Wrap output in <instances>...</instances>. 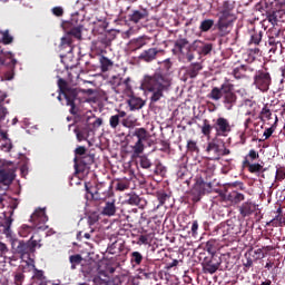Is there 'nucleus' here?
<instances>
[{
	"mask_svg": "<svg viewBox=\"0 0 285 285\" xmlns=\"http://www.w3.org/2000/svg\"><path fill=\"white\" fill-rule=\"evenodd\" d=\"M165 70L156 71L151 76H145L141 81V88L145 92H151L149 98L150 104H157L163 97L164 92H168L170 90V86H173V73L168 70L173 68V62L170 59H166L164 61Z\"/></svg>",
	"mask_w": 285,
	"mask_h": 285,
	"instance_id": "1",
	"label": "nucleus"
},
{
	"mask_svg": "<svg viewBox=\"0 0 285 285\" xmlns=\"http://www.w3.org/2000/svg\"><path fill=\"white\" fill-rule=\"evenodd\" d=\"M58 88L60 95H63L66 99V106H69L70 115H78L83 112V104H88V97H86V91L79 88H72L68 82L60 78L58 79Z\"/></svg>",
	"mask_w": 285,
	"mask_h": 285,
	"instance_id": "2",
	"label": "nucleus"
},
{
	"mask_svg": "<svg viewBox=\"0 0 285 285\" xmlns=\"http://www.w3.org/2000/svg\"><path fill=\"white\" fill-rule=\"evenodd\" d=\"M207 98L212 99L213 101H219L222 99L225 110H232L235 108V106H237L235 85L230 82H225L220 85V87H214L207 95Z\"/></svg>",
	"mask_w": 285,
	"mask_h": 285,
	"instance_id": "3",
	"label": "nucleus"
},
{
	"mask_svg": "<svg viewBox=\"0 0 285 285\" xmlns=\"http://www.w3.org/2000/svg\"><path fill=\"white\" fill-rule=\"evenodd\" d=\"M7 237H9L11 253H13V255H19L21 259L30 257V255H35V253H37V248H41V246H43L41 244V238L35 239V235H32L29 240L12 237L10 234Z\"/></svg>",
	"mask_w": 285,
	"mask_h": 285,
	"instance_id": "4",
	"label": "nucleus"
},
{
	"mask_svg": "<svg viewBox=\"0 0 285 285\" xmlns=\"http://www.w3.org/2000/svg\"><path fill=\"white\" fill-rule=\"evenodd\" d=\"M62 28L66 30L67 35L66 37L61 38V46L70 48L69 51L72 52V37L73 39H77L78 41H81L82 39V30L83 26L78 24V21L75 19V16H72L70 21H63Z\"/></svg>",
	"mask_w": 285,
	"mask_h": 285,
	"instance_id": "5",
	"label": "nucleus"
},
{
	"mask_svg": "<svg viewBox=\"0 0 285 285\" xmlns=\"http://www.w3.org/2000/svg\"><path fill=\"white\" fill-rule=\"evenodd\" d=\"M14 179H17V167L14 163L0 158V190L2 186H4V190H8Z\"/></svg>",
	"mask_w": 285,
	"mask_h": 285,
	"instance_id": "6",
	"label": "nucleus"
},
{
	"mask_svg": "<svg viewBox=\"0 0 285 285\" xmlns=\"http://www.w3.org/2000/svg\"><path fill=\"white\" fill-rule=\"evenodd\" d=\"M8 200V212H4V222L1 223L0 222V226H2L4 228V235L8 237L10 235V227L12 226V222H14V219H12V215H14V210H17V208H19V199L17 198H12L8 195H2L0 196V204H3V202Z\"/></svg>",
	"mask_w": 285,
	"mask_h": 285,
	"instance_id": "7",
	"label": "nucleus"
},
{
	"mask_svg": "<svg viewBox=\"0 0 285 285\" xmlns=\"http://www.w3.org/2000/svg\"><path fill=\"white\" fill-rule=\"evenodd\" d=\"M272 83L273 77H271L268 69H261L255 72L253 86H255L257 90H261V92H268Z\"/></svg>",
	"mask_w": 285,
	"mask_h": 285,
	"instance_id": "8",
	"label": "nucleus"
},
{
	"mask_svg": "<svg viewBox=\"0 0 285 285\" xmlns=\"http://www.w3.org/2000/svg\"><path fill=\"white\" fill-rule=\"evenodd\" d=\"M22 268L23 273H30L31 271L33 273L30 285H48V281L43 275V271L37 269L35 261H31V263L28 261H23Z\"/></svg>",
	"mask_w": 285,
	"mask_h": 285,
	"instance_id": "9",
	"label": "nucleus"
},
{
	"mask_svg": "<svg viewBox=\"0 0 285 285\" xmlns=\"http://www.w3.org/2000/svg\"><path fill=\"white\" fill-rule=\"evenodd\" d=\"M213 128L215 130V137H228L229 132H233V126L228 118L218 117L213 120Z\"/></svg>",
	"mask_w": 285,
	"mask_h": 285,
	"instance_id": "10",
	"label": "nucleus"
},
{
	"mask_svg": "<svg viewBox=\"0 0 285 285\" xmlns=\"http://www.w3.org/2000/svg\"><path fill=\"white\" fill-rule=\"evenodd\" d=\"M202 266L204 273L214 275V273H217V271L222 268V258L217 254H212L210 256L204 258Z\"/></svg>",
	"mask_w": 285,
	"mask_h": 285,
	"instance_id": "11",
	"label": "nucleus"
},
{
	"mask_svg": "<svg viewBox=\"0 0 285 285\" xmlns=\"http://www.w3.org/2000/svg\"><path fill=\"white\" fill-rule=\"evenodd\" d=\"M86 193L90 195L91 199H95V202H105V199H108L110 197V188L106 187L104 184H98L95 187V190H91L90 187H88V184H85Z\"/></svg>",
	"mask_w": 285,
	"mask_h": 285,
	"instance_id": "12",
	"label": "nucleus"
},
{
	"mask_svg": "<svg viewBox=\"0 0 285 285\" xmlns=\"http://www.w3.org/2000/svg\"><path fill=\"white\" fill-rule=\"evenodd\" d=\"M191 193L196 196L194 202H199L203 195L213 193V183H208L206 180H202V178L196 177V183L194 184Z\"/></svg>",
	"mask_w": 285,
	"mask_h": 285,
	"instance_id": "13",
	"label": "nucleus"
},
{
	"mask_svg": "<svg viewBox=\"0 0 285 285\" xmlns=\"http://www.w3.org/2000/svg\"><path fill=\"white\" fill-rule=\"evenodd\" d=\"M95 164V155L87 154L86 156H82L81 158H78V160L73 161V168L76 170V174L79 175L81 173H86V170H90V166Z\"/></svg>",
	"mask_w": 285,
	"mask_h": 285,
	"instance_id": "14",
	"label": "nucleus"
},
{
	"mask_svg": "<svg viewBox=\"0 0 285 285\" xmlns=\"http://www.w3.org/2000/svg\"><path fill=\"white\" fill-rule=\"evenodd\" d=\"M148 17H150V11L144 7H139V9H132L128 14V21L130 23H141V21H148Z\"/></svg>",
	"mask_w": 285,
	"mask_h": 285,
	"instance_id": "15",
	"label": "nucleus"
},
{
	"mask_svg": "<svg viewBox=\"0 0 285 285\" xmlns=\"http://www.w3.org/2000/svg\"><path fill=\"white\" fill-rule=\"evenodd\" d=\"M31 224H33V228H42L43 224L48 222V215H46L45 208H38L30 217Z\"/></svg>",
	"mask_w": 285,
	"mask_h": 285,
	"instance_id": "16",
	"label": "nucleus"
},
{
	"mask_svg": "<svg viewBox=\"0 0 285 285\" xmlns=\"http://www.w3.org/2000/svg\"><path fill=\"white\" fill-rule=\"evenodd\" d=\"M222 141L224 140L215 136V138L208 142L206 153H208V155H213V159H219V155L222 154Z\"/></svg>",
	"mask_w": 285,
	"mask_h": 285,
	"instance_id": "17",
	"label": "nucleus"
},
{
	"mask_svg": "<svg viewBox=\"0 0 285 285\" xmlns=\"http://www.w3.org/2000/svg\"><path fill=\"white\" fill-rule=\"evenodd\" d=\"M282 35H284V29H282V27L276 26L269 28L267 31L268 43L271 46H277V43H282V40H279Z\"/></svg>",
	"mask_w": 285,
	"mask_h": 285,
	"instance_id": "18",
	"label": "nucleus"
},
{
	"mask_svg": "<svg viewBox=\"0 0 285 285\" xmlns=\"http://www.w3.org/2000/svg\"><path fill=\"white\" fill-rule=\"evenodd\" d=\"M215 170L216 167L215 165H209L207 167H204L199 174L196 176V178L202 179L203 181H207L209 184H213V181L215 180Z\"/></svg>",
	"mask_w": 285,
	"mask_h": 285,
	"instance_id": "19",
	"label": "nucleus"
},
{
	"mask_svg": "<svg viewBox=\"0 0 285 285\" xmlns=\"http://www.w3.org/2000/svg\"><path fill=\"white\" fill-rule=\"evenodd\" d=\"M0 68L1 66H7V68H10V70H14V67L17 66L14 55H12L10 51L4 52L3 50L0 51Z\"/></svg>",
	"mask_w": 285,
	"mask_h": 285,
	"instance_id": "20",
	"label": "nucleus"
},
{
	"mask_svg": "<svg viewBox=\"0 0 285 285\" xmlns=\"http://www.w3.org/2000/svg\"><path fill=\"white\" fill-rule=\"evenodd\" d=\"M140 273L146 277V279H150L153 275L157 274V264H155V261L153 259H147L144 264L142 267L140 268Z\"/></svg>",
	"mask_w": 285,
	"mask_h": 285,
	"instance_id": "21",
	"label": "nucleus"
},
{
	"mask_svg": "<svg viewBox=\"0 0 285 285\" xmlns=\"http://www.w3.org/2000/svg\"><path fill=\"white\" fill-rule=\"evenodd\" d=\"M159 52H164V50H159L157 48H149V49L144 50L139 55L138 59L140 61H145L146 63H150L151 61H155V59H157V55Z\"/></svg>",
	"mask_w": 285,
	"mask_h": 285,
	"instance_id": "22",
	"label": "nucleus"
},
{
	"mask_svg": "<svg viewBox=\"0 0 285 285\" xmlns=\"http://www.w3.org/2000/svg\"><path fill=\"white\" fill-rule=\"evenodd\" d=\"M6 104H10L8 91L0 90V122L6 121V117L8 116V108L3 107Z\"/></svg>",
	"mask_w": 285,
	"mask_h": 285,
	"instance_id": "23",
	"label": "nucleus"
},
{
	"mask_svg": "<svg viewBox=\"0 0 285 285\" xmlns=\"http://www.w3.org/2000/svg\"><path fill=\"white\" fill-rule=\"evenodd\" d=\"M132 79L130 77L122 79L120 82V86L118 87V91H116V95H127V97H130L132 95Z\"/></svg>",
	"mask_w": 285,
	"mask_h": 285,
	"instance_id": "24",
	"label": "nucleus"
},
{
	"mask_svg": "<svg viewBox=\"0 0 285 285\" xmlns=\"http://www.w3.org/2000/svg\"><path fill=\"white\" fill-rule=\"evenodd\" d=\"M193 47L199 52V55L206 56L213 52V43H205L202 40H195Z\"/></svg>",
	"mask_w": 285,
	"mask_h": 285,
	"instance_id": "25",
	"label": "nucleus"
},
{
	"mask_svg": "<svg viewBox=\"0 0 285 285\" xmlns=\"http://www.w3.org/2000/svg\"><path fill=\"white\" fill-rule=\"evenodd\" d=\"M238 210L242 217H250L253 213L257 210V206L253 203H243L242 206L238 207Z\"/></svg>",
	"mask_w": 285,
	"mask_h": 285,
	"instance_id": "26",
	"label": "nucleus"
},
{
	"mask_svg": "<svg viewBox=\"0 0 285 285\" xmlns=\"http://www.w3.org/2000/svg\"><path fill=\"white\" fill-rule=\"evenodd\" d=\"M127 104L130 108V110H141L144 108L145 102L141 98L135 97L130 95L129 99L127 100Z\"/></svg>",
	"mask_w": 285,
	"mask_h": 285,
	"instance_id": "27",
	"label": "nucleus"
},
{
	"mask_svg": "<svg viewBox=\"0 0 285 285\" xmlns=\"http://www.w3.org/2000/svg\"><path fill=\"white\" fill-rule=\"evenodd\" d=\"M188 39L186 38H178L174 43V52H179L184 55V50H188Z\"/></svg>",
	"mask_w": 285,
	"mask_h": 285,
	"instance_id": "28",
	"label": "nucleus"
},
{
	"mask_svg": "<svg viewBox=\"0 0 285 285\" xmlns=\"http://www.w3.org/2000/svg\"><path fill=\"white\" fill-rule=\"evenodd\" d=\"M233 266V256L230 254H223L220 256V271H230Z\"/></svg>",
	"mask_w": 285,
	"mask_h": 285,
	"instance_id": "29",
	"label": "nucleus"
},
{
	"mask_svg": "<svg viewBox=\"0 0 285 285\" xmlns=\"http://www.w3.org/2000/svg\"><path fill=\"white\" fill-rule=\"evenodd\" d=\"M176 175L178 179L185 183L190 179V171H188V167L184 164L178 165Z\"/></svg>",
	"mask_w": 285,
	"mask_h": 285,
	"instance_id": "30",
	"label": "nucleus"
},
{
	"mask_svg": "<svg viewBox=\"0 0 285 285\" xmlns=\"http://www.w3.org/2000/svg\"><path fill=\"white\" fill-rule=\"evenodd\" d=\"M213 130H215V127L210 125V120L204 119L203 125L200 126V132L204 137L207 139H210V135H213Z\"/></svg>",
	"mask_w": 285,
	"mask_h": 285,
	"instance_id": "31",
	"label": "nucleus"
},
{
	"mask_svg": "<svg viewBox=\"0 0 285 285\" xmlns=\"http://www.w3.org/2000/svg\"><path fill=\"white\" fill-rule=\"evenodd\" d=\"M109 279L108 273L100 271L98 275L94 276L92 283L95 285H108Z\"/></svg>",
	"mask_w": 285,
	"mask_h": 285,
	"instance_id": "32",
	"label": "nucleus"
},
{
	"mask_svg": "<svg viewBox=\"0 0 285 285\" xmlns=\"http://www.w3.org/2000/svg\"><path fill=\"white\" fill-rule=\"evenodd\" d=\"M257 159H259V153H257V150L255 149H250L248 154L244 157L243 166H249L250 164H253V161H257Z\"/></svg>",
	"mask_w": 285,
	"mask_h": 285,
	"instance_id": "33",
	"label": "nucleus"
},
{
	"mask_svg": "<svg viewBox=\"0 0 285 285\" xmlns=\"http://www.w3.org/2000/svg\"><path fill=\"white\" fill-rule=\"evenodd\" d=\"M101 213L106 217H114L115 213H117V206L115 205V200L106 202Z\"/></svg>",
	"mask_w": 285,
	"mask_h": 285,
	"instance_id": "34",
	"label": "nucleus"
},
{
	"mask_svg": "<svg viewBox=\"0 0 285 285\" xmlns=\"http://www.w3.org/2000/svg\"><path fill=\"white\" fill-rule=\"evenodd\" d=\"M202 63L199 62H195L191 63L188 68H187V75L190 79H195V77H197V75H199V71H202Z\"/></svg>",
	"mask_w": 285,
	"mask_h": 285,
	"instance_id": "35",
	"label": "nucleus"
},
{
	"mask_svg": "<svg viewBox=\"0 0 285 285\" xmlns=\"http://www.w3.org/2000/svg\"><path fill=\"white\" fill-rule=\"evenodd\" d=\"M14 42V37L10 35V30H0V43H3V46H10V43Z\"/></svg>",
	"mask_w": 285,
	"mask_h": 285,
	"instance_id": "36",
	"label": "nucleus"
},
{
	"mask_svg": "<svg viewBox=\"0 0 285 285\" xmlns=\"http://www.w3.org/2000/svg\"><path fill=\"white\" fill-rule=\"evenodd\" d=\"M279 121V118L277 116H275V121L274 124L265 129L264 134H263V139H259V141H266V139H271V137H273V132H275V130H277V122Z\"/></svg>",
	"mask_w": 285,
	"mask_h": 285,
	"instance_id": "37",
	"label": "nucleus"
},
{
	"mask_svg": "<svg viewBox=\"0 0 285 285\" xmlns=\"http://www.w3.org/2000/svg\"><path fill=\"white\" fill-rule=\"evenodd\" d=\"M267 226H274L275 228H284L285 226V216L284 215H276L272 220H269Z\"/></svg>",
	"mask_w": 285,
	"mask_h": 285,
	"instance_id": "38",
	"label": "nucleus"
},
{
	"mask_svg": "<svg viewBox=\"0 0 285 285\" xmlns=\"http://www.w3.org/2000/svg\"><path fill=\"white\" fill-rule=\"evenodd\" d=\"M129 206H144V204H141L144 200L141 197H139V195L137 194H129L127 196V200H126Z\"/></svg>",
	"mask_w": 285,
	"mask_h": 285,
	"instance_id": "39",
	"label": "nucleus"
},
{
	"mask_svg": "<svg viewBox=\"0 0 285 285\" xmlns=\"http://www.w3.org/2000/svg\"><path fill=\"white\" fill-rule=\"evenodd\" d=\"M232 230L233 228L230 227V225L222 223L219 226H217L216 234L220 235V237H226L227 235H230Z\"/></svg>",
	"mask_w": 285,
	"mask_h": 285,
	"instance_id": "40",
	"label": "nucleus"
},
{
	"mask_svg": "<svg viewBox=\"0 0 285 285\" xmlns=\"http://www.w3.org/2000/svg\"><path fill=\"white\" fill-rule=\"evenodd\" d=\"M235 10V1L233 0H225L219 8V12H227L229 14H233V11Z\"/></svg>",
	"mask_w": 285,
	"mask_h": 285,
	"instance_id": "41",
	"label": "nucleus"
},
{
	"mask_svg": "<svg viewBox=\"0 0 285 285\" xmlns=\"http://www.w3.org/2000/svg\"><path fill=\"white\" fill-rule=\"evenodd\" d=\"M99 61L101 72H108L114 66L112 60L108 59L106 56H101Z\"/></svg>",
	"mask_w": 285,
	"mask_h": 285,
	"instance_id": "42",
	"label": "nucleus"
},
{
	"mask_svg": "<svg viewBox=\"0 0 285 285\" xmlns=\"http://www.w3.org/2000/svg\"><path fill=\"white\" fill-rule=\"evenodd\" d=\"M232 75L235 79H246V65L234 68Z\"/></svg>",
	"mask_w": 285,
	"mask_h": 285,
	"instance_id": "43",
	"label": "nucleus"
},
{
	"mask_svg": "<svg viewBox=\"0 0 285 285\" xmlns=\"http://www.w3.org/2000/svg\"><path fill=\"white\" fill-rule=\"evenodd\" d=\"M134 137H137L138 141H148V130L146 128H137L134 134Z\"/></svg>",
	"mask_w": 285,
	"mask_h": 285,
	"instance_id": "44",
	"label": "nucleus"
},
{
	"mask_svg": "<svg viewBox=\"0 0 285 285\" xmlns=\"http://www.w3.org/2000/svg\"><path fill=\"white\" fill-rule=\"evenodd\" d=\"M213 26H215V20L205 19V20L200 21L199 30H200V32H209V30H213Z\"/></svg>",
	"mask_w": 285,
	"mask_h": 285,
	"instance_id": "45",
	"label": "nucleus"
},
{
	"mask_svg": "<svg viewBox=\"0 0 285 285\" xmlns=\"http://www.w3.org/2000/svg\"><path fill=\"white\" fill-rule=\"evenodd\" d=\"M141 262H144V255L139 252H132L130 254V264L132 266H141Z\"/></svg>",
	"mask_w": 285,
	"mask_h": 285,
	"instance_id": "46",
	"label": "nucleus"
},
{
	"mask_svg": "<svg viewBox=\"0 0 285 285\" xmlns=\"http://www.w3.org/2000/svg\"><path fill=\"white\" fill-rule=\"evenodd\" d=\"M264 37L263 31H254L250 36L249 46H259L262 43V38Z\"/></svg>",
	"mask_w": 285,
	"mask_h": 285,
	"instance_id": "47",
	"label": "nucleus"
},
{
	"mask_svg": "<svg viewBox=\"0 0 285 285\" xmlns=\"http://www.w3.org/2000/svg\"><path fill=\"white\" fill-rule=\"evenodd\" d=\"M244 168H247L248 173H252V175H255L257 173H262V170L264 173L266 170V169H264V166H262V164H259V163H256V164L252 163L249 165H245Z\"/></svg>",
	"mask_w": 285,
	"mask_h": 285,
	"instance_id": "48",
	"label": "nucleus"
},
{
	"mask_svg": "<svg viewBox=\"0 0 285 285\" xmlns=\"http://www.w3.org/2000/svg\"><path fill=\"white\" fill-rule=\"evenodd\" d=\"M75 158H73V163L75 161H79V159L81 157H86L88 154V148H86L85 146H78L76 149H75Z\"/></svg>",
	"mask_w": 285,
	"mask_h": 285,
	"instance_id": "49",
	"label": "nucleus"
},
{
	"mask_svg": "<svg viewBox=\"0 0 285 285\" xmlns=\"http://www.w3.org/2000/svg\"><path fill=\"white\" fill-rule=\"evenodd\" d=\"M130 188V180L127 178L116 180V190H128Z\"/></svg>",
	"mask_w": 285,
	"mask_h": 285,
	"instance_id": "50",
	"label": "nucleus"
},
{
	"mask_svg": "<svg viewBox=\"0 0 285 285\" xmlns=\"http://www.w3.org/2000/svg\"><path fill=\"white\" fill-rule=\"evenodd\" d=\"M35 226H30V225H22L19 229V235L20 237H30V235H32V230H35Z\"/></svg>",
	"mask_w": 285,
	"mask_h": 285,
	"instance_id": "51",
	"label": "nucleus"
},
{
	"mask_svg": "<svg viewBox=\"0 0 285 285\" xmlns=\"http://www.w3.org/2000/svg\"><path fill=\"white\" fill-rule=\"evenodd\" d=\"M230 23H233V22H230L228 20H222V19L218 18L216 27H217L219 32H223L224 35H226V31L230 27Z\"/></svg>",
	"mask_w": 285,
	"mask_h": 285,
	"instance_id": "52",
	"label": "nucleus"
},
{
	"mask_svg": "<svg viewBox=\"0 0 285 285\" xmlns=\"http://www.w3.org/2000/svg\"><path fill=\"white\" fill-rule=\"evenodd\" d=\"M69 262L71 264V271H75L77 268V266H79V264H81V262H83V257H81L80 254L71 255L69 257Z\"/></svg>",
	"mask_w": 285,
	"mask_h": 285,
	"instance_id": "53",
	"label": "nucleus"
},
{
	"mask_svg": "<svg viewBox=\"0 0 285 285\" xmlns=\"http://www.w3.org/2000/svg\"><path fill=\"white\" fill-rule=\"evenodd\" d=\"M121 81H124V78L119 77V76H114L110 80L109 83L112 88V90L117 94V91L119 90V86H121Z\"/></svg>",
	"mask_w": 285,
	"mask_h": 285,
	"instance_id": "54",
	"label": "nucleus"
},
{
	"mask_svg": "<svg viewBox=\"0 0 285 285\" xmlns=\"http://www.w3.org/2000/svg\"><path fill=\"white\" fill-rule=\"evenodd\" d=\"M271 117H273L271 108H268V105H264L259 112V119H262V121H264V119L271 120Z\"/></svg>",
	"mask_w": 285,
	"mask_h": 285,
	"instance_id": "55",
	"label": "nucleus"
},
{
	"mask_svg": "<svg viewBox=\"0 0 285 285\" xmlns=\"http://www.w3.org/2000/svg\"><path fill=\"white\" fill-rule=\"evenodd\" d=\"M156 197L159 202V206H164V204H166V202H168V199H170V195L166 194V191H157Z\"/></svg>",
	"mask_w": 285,
	"mask_h": 285,
	"instance_id": "56",
	"label": "nucleus"
},
{
	"mask_svg": "<svg viewBox=\"0 0 285 285\" xmlns=\"http://www.w3.org/2000/svg\"><path fill=\"white\" fill-rule=\"evenodd\" d=\"M22 272H16L13 282L16 285H23V281L26 279V275H23V265H21Z\"/></svg>",
	"mask_w": 285,
	"mask_h": 285,
	"instance_id": "57",
	"label": "nucleus"
},
{
	"mask_svg": "<svg viewBox=\"0 0 285 285\" xmlns=\"http://www.w3.org/2000/svg\"><path fill=\"white\" fill-rule=\"evenodd\" d=\"M265 21H268V23L272 24V27H277L279 24H277L279 22V20L277 19V12L273 11L271 13H268L266 16Z\"/></svg>",
	"mask_w": 285,
	"mask_h": 285,
	"instance_id": "58",
	"label": "nucleus"
},
{
	"mask_svg": "<svg viewBox=\"0 0 285 285\" xmlns=\"http://www.w3.org/2000/svg\"><path fill=\"white\" fill-rule=\"evenodd\" d=\"M109 285H128V277L126 276H116L109 283Z\"/></svg>",
	"mask_w": 285,
	"mask_h": 285,
	"instance_id": "59",
	"label": "nucleus"
},
{
	"mask_svg": "<svg viewBox=\"0 0 285 285\" xmlns=\"http://www.w3.org/2000/svg\"><path fill=\"white\" fill-rule=\"evenodd\" d=\"M276 181H284L285 180V168L282 166H276V175H275Z\"/></svg>",
	"mask_w": 285,
	"mask_h": 285,
	"instance_id": "60",
	"label": "nucleus"
},
{
	"mask_svg": "<svg viewBox=\"0 0 285 285\" xmlns=\"http://www.w3.org/2000/svg\"><path fill=\"white\" fill-rule=\"evenodd\" d=\"M219 17L218 19L223 20V21H230V23H233V21L235 20V13H227L224 11H219Z\"/></svg>",
	"mask_w": 285,
	"mask_h": 285,
	"instance_id": "61",
	"label": "nucleus"
},
{
	"mask_svg": "<svg viewBox=\"0 0 285 285\" xmlns=\"http://www.w3.org/2000/svg\"><path fill=\"white\" fill-rule=\"evenodd\" d=\"M8 253H10L8 245H6V243L3 242H0V257H2L3 259H10L8 257Z\"/></svg>",
	"mask_w": 285,
	"mask_h": 285,
	"instance_id": "62",
	"label": "nucleus"
},
{
	"mask_svg": "<svg viewBox=\"0 0 285 285\" xmlns=\"http://www.w3.org/2000/svg\"><path fill=\"white\" fill-rule=\"evenodd\" d=\"M119 124H121V119L119 118V116L114 115L109 118V126L114 130H116V128L119 126Z\"/></svg>",
	"mask_w": 285,
	"mask_h": 285,
	"instance_id": "63",
	"label": "nucleus"
},
{
	"mask_svg": "<svg viewBox=\"0 0 285 285\" xmlns=\"http://www.w3.org/2000/svg\"><path fill=\"white\" fill-rule=\"evenodd\" d=\"M186 148L189 153H199V147L195 140H188Z\"/></svg>",
	"mask_w": 285,
	"mask_h": 285,
	"instance_id": "64",
	"label": "nucleus"
}]
</instances>
